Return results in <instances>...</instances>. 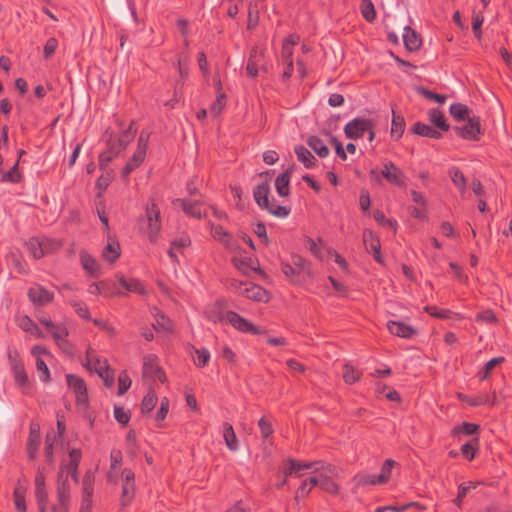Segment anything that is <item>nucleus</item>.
Returning <instances> with one entry per match:
<instances>
[{
  "mask_svg": "<svg viewBox=\"0 0 512 512\" xmlns=\"http://www.w3.org/2000/svg\"><path fill=\"white\" fill-rule=\"evenodd\" d=\"M294 152L299 162H301L305 168L311 169L316 166L317 160L313 154L303 145H297L294 148Z\"/></svg>",
  "mask_w": 512,
  "mask_h": 512,
  "instance_id": "25",
  "label": "nucleus"
},
{
  "mask_svg": "<svg viewBox=\"0 0 512 512\" xmlns=\"http://www.w3.org/2000/svg\"><path fill=\"white\" fill-rule=\"evenodd\" d=\"M226 105V94L219 93L216 100L210 106V113L218 116Z\"/></svg>",
  "mask_w": 512,
  "mask_h": 512,
  "instance_id": "56",
  "label": "nucleus"
},
{
  "mask_svg": "<svg viewBox=\"0 0 512 512\" xmlns=\"http://www.w3.org/2000/svg\"><path fill=\"white\" fill-rule=\"evenodd\" d=\"M49 332L60 348H64L67 345V337L69 333L65 326L55 325L54 329H51Z\"/></svg>",
  "mask_w": 512,
  "mask_h": 512,
  "instance_id": "37",
  "label": "nucleus"
},
{
  "mask_svg": "<svg viewBox=\"0 0 512 512\" xmlns=\"http://www.w3.org/2000/svg\"><path fill=\"white\" fill-rule=\"evenodd\" d=\"M95 477L91 471H87L82 479V499L92 500Z\"/></svg>",
  "mask_w": 512,
  "mask_h": 512,
  "instance_id": "30",
  "label": "nucleus"
},
{
  "mask_svg": "<svg viewBox=\"0 0 512 512\" xmlns=\"http://www.w3.org/2000/svg\"><path fill=\"white\" fill-rule=\"evenodd\" d=\"M258 426L260 428L263 438H268L274 432L271 422L269 420H267L265 417H262L258 421Z\"/></svg>",
  "mask_w": 512,
  "mask_h": 512,
  "instance_id": "63",
  "label": "nucleus"
},
{
  "mask_svg": "<svg viewBox=\"0 0 512 512\" xmlns=\"http://www.w3.org/2000/svg\"><path fill=\"white\" fill-rule=\"evenodd\" d=\"M56 493L59 504L53 506L52 510L54 512H68L71 500V486L68 475L65 474L63 467L59 468L57 474Z\"/></svg>",
  "mask_w": 512,
  "mask_h": 512,
  "instance_id": "2",
  "label": "nucleus"
},
{
  "mask_svg": "<svg viewBox=\"0 0 512 512\" xmlns=\"http://www.w3.org/2000/svg\"><path fill=\"white\" fill-rule=\"evenodd\" d=\"M291 263L299 274L308 271L307 261L300 255H292Z\"/></svg>",
  "mask_w": 512,
  "mask_h": 512,
  "instance_id": "64",
  "label": "nucleus"
},
{
  "mask_svg": "<svg viewBox=\"0 0 512 512\" xmlns=\"http://www.w3.org/2000/svg\"><path fill=\"white\" fill-rule=\"evenodd\" d=\"M70 305L73 307L75 313L85 320H90V312L87 305L80 300H71Z\"/></svg>",
  "mask_w": 512,
  "mask_h": 512,
  "instance_id": "53",
  "label": "nucleus"
},
{
  "mask_svg": "<svg viewBox=\"0 0 512 512\" xmlns=\"http://www.w3.org/2000/svg\"><path fill=\"white\" fill-rule=\"evenodd\" d=\"M363 242L366 250L372 253L374 260L378 263H383V257L380 252V240L371 230H364Z\"/></svg>",
  "mask_w": 512,
  "mask_h": 512,
  "instance_id": "13",
  "label": "nucleus"
},
{
  "mask_svg": "<svg viewBox=\"0 0 512 512\" xmlns=\"http://www.w3.org/2000/svg\"><path fill=\"white\" fill-rule=\"evenodd\" d=\"M395 465V461L392 459H386L381 467L380 473L377 475V480L381 484L387 483L391 478L392 468Z\"/></svg>",
  "mask_w": 512,
  "mask_h": 512,
  "instance_id": "48",
  "label": "nucleus"
},
{
  "mask_svg": "<svg viewBox=\"0 0 512 512\" xmlns=\"http://www.w3.org/2000/svg\"><path fill=\"white\" fill-rule=\"evenodd\" d=\"M194 353L196 358L194 359V364L199 367H205L210 360V352L207 348H194Z\"/></svg>",
  "mask_w": 512,
  "mask_h": 512,
  "instance_id": "51",
  "label": "nucleus"
},
{
  "mask_svg": "<svg viewBox=\"0 0 512 512\" xmlns=\"http://www.w3.org/2000/svg\"><path fill=\"white\" fill-rule=\"evenodd\" d=\"M419 93L425 97L426 99L433 100L440 104L444 103L447 99V96L444 94H438L426 88H420Z\"/></svg>",
  "mask_w": 512,
  "mask_h": 512,
  "instance_id": "59",
  "label": "nucleus"
},
{
  "mask_svg": "<svg viewBox=\"0 0 512 512\" xmlns=\"http://www.w3.org/2000/svg\"><path fill=\"white\" fill-rule=\"evenodd\" d=\"M293 169L294 165H291L282 174L278 175L275 180L276 191L281 197H287L290 194L289 184Z\"/></svg>",
  "mask_w": 512,
  "mask_h": 512,
  "instance_id": "19",
  "label": "nucleus"
},
{
  "mask_svg": "<svg viewBox=\"0 0 512 512\" xmlns=\"http://www.w3.org/2000/svg\"><path fill=\"white\" fill-rule=\"evenodd\" d=\"M320 488L331 495L339 493V485L328 476L323 475Z\"/></svg>",
  "mask_w": 512,
  "mask_h": 512,
  "instance_id": "54",
  "label": "nucleus"
},
{
  "mask_svg": "<svg viewBox=\"0 0 512 512\" xmlns=\"http://www.w3.org/2000/svg\"><path fill=\"white\" fill-rule=\"evenodd\" d=\"M108 282L106 281H100L99 283H92L89 288L88 292L92 295H103L105 297L113 296V295H122L121 292H104L103 287L107 286Z\"/></svg>",
  "mask_w": 512,
  "mask_h": 512,
  "instance_id": "52",
  "label": "nucleus"
},
{
  "mask_svg": "<svg viewBox=\"0 0 512 512\" xmlns=\"http://www.w3.org/2000/svg\"><path fill=\"white\" fill-rule=\"evenodd\" d=\"M375 126V121L369 118L357 117L349 121L344 127V134L348 139L362 138L367 130Z\"/></svg>",
  "mask_w": 512,
  "mask_h": 512,
  "instance_id": "4",
  "label": "nucleus"
},
{
  "mask_svg": "<svg viewBox=\"0 0 512 512\" xmlns=\"http://www.w3.org/2000/svg\"><path fill=\"white\" fill-rule=\"evenodd\" d=\"M449 175L453 184L459 189V191L463 194L466 191L467 181L464 174L457 167H452L449 170Z\"/></svg>",
  "mask_w": 512,
  "mask_h": 512,
  "instance_id": "38",
  "label": "nucleus"
},
{
  "mask_svg": "<svg viewBox=\"0 0 512 512\" xmlns=\"http://www.w3.org/2000/svg\"><path fill=\"white\" fill-rule=\"evenodd\" d=\"M131 379L126 371H122L118 376V395H123L131 386Z\"/></svg>",
  "mask_w": 512,
  "mask_h": 512,
  "instance_id": "57",
  "label": "nucleus"
},
{
  "mask_svg": "<svg viewBox=\"0 0 512 512\" xmlns=\"http://www.w3.org/2000/svg\"><path fill=\"white\" fill-rule=\"evenodd\" d=\"M361 13L363 18L370 23L376 19L375 7L371 0H362Z\"/></svg>",
  "mask_w": 512,
  "mask_h": 512,
  "instance_id": "50",
  "label": "nucleus"
},
{
  "mask_svg": "<svg viewBox=\"0 0 512 512\" xmlns=\"http://www.w3.org/2000/svg\"><path fill=\"white\" fill-rule=\"evenodd\" d=\"M459 398L463 401L467 402L472 407H477L481 405H494L495 396H491L487 393H480L475 396H462L459 395Z\"/></svg>",
  "mask_w": 512,
  "mask_h": 512,
  "instance_id": "26",
  "label": "nucleus"
},
{
  "mask_svg": "<svg viewBox=\"0 0 512 512\" xmlns=\"http://www.w3.org/2000/svg\"><path fill=\"white\" fill-rule=\"evenodd\" d=\"M102 256L108 262H115L120 256V246L117 242L108 243L103 249Z\"/></svg>",
  "mask_w": 512,
  "mask_h": 512,
  "instance_id": "41",
  "label": "nucleus"
},
{
  "mask_svg": "<svg viewBox=\"0 0 512 512\" xmlns=\"http://www.w3.org/2000/svg\"><path fill=\"white\" fill-rule=\"evenodd\" d=\"M411 132L416 135L429 137L432 139H440L442 137V134L439 131H437V130L433 129L431 126L421 123V122H416L411 127Z\"/></svg>",
  "mask_w": 512,
  "mask_h": 512,
  "instance_id": "28",
  "label": "nucleus"
},
{
  "mask_svg": "<svg viewBox=\"0 0 512 512\" xmlns=\"http://www.w3.org/2000/svg\"><path fill=\"white\" fill-rule=\"evenodd\" d=\"M143 219L147 222L148 238L151 243H156L162 228L160 208L154 199H150L145 207Z\"/></svg>",
  "mask_w": 512,
  "mask_h": 512,
  "instance_id": "1",
  "label": "nucleus"
},
{
  "mask_svg": "<svg viewBox=\"0 0 512 512\" xmlns=\"http://www.w3.org/2000/svg\"><path fill=\"white\" fill-rule=\"evenodd\" d=\"M224 305V300L219 299L213 304L207 306L204 311L205 317L213 323L222 322L224 319H226V314H224L223 311Z\"/></svg>",
  "mask_w": 512,
  "mask_h": 512,
  "instance_id": "20",
  "label": "nucleus"
},
{
  "mask_svg": "<svg viewBox=\"0 0 512 512\" xmlns=\"http://www.w3.org/2000/svg\"><path fill=\"white\" fill-rule=\"evenodd\" d=\"M19 159L13 165V167L3 174L2 181L11 182V183H19L21 181V174L18 171Z\"/></svg>",
  "mask_w": 512,
  "mask_h": 512,
  "instance_id": "55",
  "label": "nucleus"
},
{
  "mask_svg": "<svg viewBox=\"0 0 512 512\" xmlns=\"http://www.w3.org/2000/svg\"><path fill=\"white\" fill-rule=\"evenodd\" d=\"M362 375L361 371L355 369L354 366L346 363L343 365V379L346 384H354L358 380H360Z\"/></svg>",
  "mask_w": 512,
  "mask_h": 512,
  "instance_id": "40",
  "label": "nucleus"
},
{
  "mask_svg": "<svg viewBox=\"0 0 512 512\" xmlns=\"http://www.w3.org/2000/svg\"><path fill=\"white\" fill-rule=\"evenodd\" d=\"M403 42H404L405 48L410 52L419 50L422 45V39H421L420 34H418L415 30H413L409 26H406L404 28Z\"/></svg>",
  "mask_w": 512,
  "mask_h": 512,
  "instance_id": "21",
  "label": "nucleus"
},
{
  "mask_svg": "<svg viewBox=\"0 0 512 512\" xmlns=\"http://www.w3.org/2000/svg\"><path fill=\"white\" fill-rule=\"evenodd\" d=\"M307 145L321 158L329 155V149L324 141L318 136H310L307 139Z\"/></svg>",
  "mask_w": 512,
  "mask_h": 512,
  "instance_id": "31",
  "label": "nucleus"
},
{
  "mask_svg": "<svg viewBox=\"0 0 512 512\" xmlns=\"http://www.w3.org/2000/svg\"><path fill=\"white\" fill-rule=\"evenodd\" d=\"M449 112L451 116L457 121H464L468 119L469 116V108L461 103H454L450 106Z\"/></svg>",
  "mask_w": 512,
  "mask_h": 512,
  "instance_id": "39",
  "label": "nucleus"
},
{
  "mask_svg": "<svg viewBox=\"0 0 512 512\" xmlns=\"http://www.w3.org/2000/svg\"><path fill=\"white\" fill-rule=\"evenodd\" d=\"M117 279L120 285L128 292L136 293L139 295H143L146 292L143 283L136 278H125L123 275H118Z\"/></svg>",
  "mask_w": 512,
  "mask_h": 512,
  "instance_id": "24",
  "label": "nucleus"
},
{
  "mask_svg": "<svg viewBox=\"0 0 512 512\" xmlns=\"http://www.w3.org/2000/svg\"><path fill=\"white\" fill-rule=\"evenodd\" d=\"M353 482L356 487H364L368 485H379L381 484L377 480L376 474H370L367 472H359L353 477Z\"/></svg>",
  "mask_w": 512,
  "mask_h": 512,
  "instance_id": "34",
  "label": "nucleus"
},
{
  "mask_svg": "<svg viewBox=\"0 0 512 512\" xmlns=\"http://www.w3.org/2000/svg\"><path fill=\"white\" fill-rule=\"evenodd\" d=\"M156 356L146 355L143 359V376L148 377L155 374L160 368L156 362Z\"/></svg>",
  "mask_w": 512,
  "mask_h": 512,
  "instance_id": "47",
  "label": "nucleus"
},
{
  "mask_svg": "<svg viewBox=\"0 0 512 512\" xmlns=\"http://www.w3.org/2000/svg\"><path fill=\"white\" fill-rule=\"evenodd\" d=\"M429 120L431 123L442 131H448L450 126L446 122L445 116L439 109H431L429 111Z\"/></svg>",
  "mask_w": 512,
  "mask_h": 512,
  "instance_id": "36",
  "label": "nucleus"
},
{
  "mask_svg": "<svg viewBox=\"0 0 512 512\" xmlns=\"http://www.w3.org/2000/svg\"><path fill=\"white\" fill-rule=\"evenodd\" d=\"M479 429L480 426L478 424H474L471 422H463L462 424L453 427L451 433L454 437H459L462 434L470 436L477 434Z\"/></svg>",
  "mask_w": 512,
  "mask_h": 512,
  "instance_id": "32",
  "label": "nucleus"
},
{
  "mask_svg": "<svg viewBox=\"0 0 512 512\" xmlns=\"http://www.w3.org/2000/svg\"><path fill=\"white\" fill-rule=\"evenodd\" d=\"M114 417L116 421L122 425H127L130 420V412L125 410L123 407H114Z\"/></svg>",
  "mask_w": 512,
  "mask_h": 512,
  "instance_id": "60",
  "label": "nucleus"
},
{
  "mask_svg": "<svg viewBox=\"0 0 512 512\" xmlns=\"http://www.w3.org/2000/svg\"><path fill=\"white\" fill-rule=\"evenodd\" d=\"M240 295L259 302H267L269 299L268 292L252 282H246L245 287L240 291Z\"/></svg>",
  "mask_w": 512,
  "mask_h": 512,
  "instance_id": "15",
  "label": "nucleus"
},
{
  "mask_svg": "<svg viewBox=\"0 0 512 512\" xmlns=\"http://www.w3.org/2000/svg\"><path fill=\"white\" fill-rule=\"evenodd\" d=\"M263 51L258 47H253L250 51L247 64H246V73L248 76L255 78L258 75L259 66L262 65L263 62Z\"/></svg>",
  "mask_w": 512,
  "mask_h": 512,
  "instance_id": "17",
  "label": "nucleus"
},
{
  "mask_svg": "<svg viewBox=\"0 0 512 512\" xmlns=\"http://www.w3.org/2000/svg\"><path fill=\"white\" fill-rule=\"evenodd\" d=\"M87 368L93 369L103 380L105 386L112 387L114 383V375L110 371L106 359L93 358L87 362Z\"/></svg>",
  "mask_w": 512,
  "mask_h": 512,
  "instance_id": "11",
  "label": "nucleus"
},
{
  "mask_svg": "<svg viewBox=\"0 0 512 512\" xmlns=\"http://www.w3.org/2000/svg\"><path fill=\"white\" fill-rule=\"evenodd\" d=\"M270 194V184L268 180L258 184L253 190V197L256 204L261 207H267Z\"/></svg>",
  "mask_w": 512,
  "mask_h": 512,
  "instance_id": "22",
  "label": "nucleus"
},
{
  "mask_svg": "<svg viewBox=\"0 0 512 512\" xmlns=\"http://www.w3.org/2000/svg\"><path fill=\"white\" fill-rule=\"evenodd\" d=\"M136 131L137 130L134 127V122H131L129 127L120 135L110 136L107 141L108 148L114 155H119L123 150L126 149L128 144L133 141Z\"/></svg>",
  "mask_w": 512,
  "mask_h": 512,
  "instance_id": "5",
  "label": "nucleus"
},
{
  "mask_svg": "<svg viewBox=\"0 0 512 512\" xmlns=\"http://www.w3.org/2000/svg\"><path fill=\"white\" fill-rule=\"evenodd\" d=\"M18 325L23 331L29 332L37 338L45 337L38 325L27 315L20 318Z\"/></svg>",
  "mask_w": 512,
  "mask_h": 512,
  "instance_id": "29",
  "label": "nucleus"
},
{
  "mask_svg": "<svg viewBox=\"0 0 512 512\" xmlns=\"http://www.w3.org/2000/svg\"><path fill=\"white\" fill-rule=\"evenodd\" d=\"M453 129L459 137L465 140L477 141L483 135L480 118L478 116L468 117L466 124L456 126Z\"/></svg>",
  "mask_w": 512,
  "mask_h": 512,
  "instance_id": "7",
  "label": "nucleus"
},
{
  "mask_svg": "<svg viewBox=\"0 0 512 512\" xmlns=\"http://www.w3.org/2000/svg\"><path fill=\"white\" fill-rule=\"evenodd\" d=\"M157 395L154 390H149L141 402V413L147 414L151 412L157 404Z\"/></svg>",
  "mask_w": 512,
  "mask_h": 512,
  "instance_id": "42",
  "label": "nucleus"
},
{
  "mask_svg": "<svg viewBox=\"0 0 512 512\" xmlns=\"http://www.w3.org/2000/svg\"><path fill=\"white\" fill-rule=\"evenodd\" d=\"M223 438L226 446L230 451L235 452L239 449L238 439L236 437L233 426L228 422L223 424Z\"/></svg>",
  "mask_w": 512,
  "mask_h": 512,
  "instance_id": "27",
  "label": "nucleus"
},
{
  "mask_svg": "<svg viewBox=\"0 0 512 512\" xmlns=\"http://www.w3.org/2000/svg\"><path fill=\"white\" fill-rule=\"evenodd\" d=\"M191 238L187 234H183L171 241L168 255L172 262L179 264L177 253L183 254V250L191 246Z\"/></svg>",
  "mask_w": 512,
  "mask_h": 512,
  "instance_id": "14",
  "label": "nucleus"
},
{
  "mask_svg": "<svg viewBox=\"0 0 512 512\" xmlns=\"http://www.w3.org/2000/svg\"><path fill=\"white\" fill-rule=\"evenodd\" d=\"M66 381L68 387L75 394L76 404L86 406L88 404V392L84 379L74 374H67Z\"/></svg>",
  "mask_w": 512,
  "mask_h": 512,
  "instance_id": "8",
  "label": "nucleus"
},
{
  "mask_svg": "<svg viewBox=\"0 0 512 512\" xmlns=\"http://www.w3.org/2000/svg\"><path fill=\"white\" fill-rule=\"evenodd\" d=\"M475 319L477 322H484V323H489V324L497 322V317L492 310H484V311L479 312L476 315Z\"/></svg>",
  "mask_w": 512,
  "mask_h": 512,
  "instance_id": "62",
  "label": "nucleus"
},
{
  "mask_svg": "<svg viewBox=\"0 0 512 512\" xmlns=\"http://www.w3.org/2000/svg\"><path fill=\"white\" fill-rule=\"evenodd\" d=\"M476 486L477 484L471 481L461 483L458 487L457 497L453 500V503L460 508L462 505V501L466 497L467 493L472 489H475Z\"/></svg>",
  "mask_w": 512,
  "mask_h": 512,
  "instance_id": "49",
  "label": "nucleus"
},
{
  "mask_svg": "<svg viewBox=\"0 0 512 512\" xmlns=\"http://www.w3.org/2000/svg\"><path fill=\"white\" fill-rule=\"evenodd\" d=\"M121 482H122V493L120 502L123 507L129 506L135 497V473L129 469L125 468L121 472Z\"/></svg>",
  "mask_w": 512,
  "mask_h": 512,
  "instance_id": "6",
  "label": "nucleus"
},
{
  "mask_svg": "<svg viewBox=\"0 0 512 512\" xmlns=\"http://www.w3.org/2000/svg\"><path fill=\"white\" fill-rule=\"evenodd\" d=\"M461 454L468 461H472L479 450V438L475 437L461 446Z\"/></svg>",
  "mask_w": 512,
  "mask_h": 512,
  "instance_id": "33",
  "label": "nucleus"
},
{
  "mask_svg": "<svg viewBox=\"0 0 512 512\" xmlns=\"http://www.w3.org/2000/svg\"><path fill=\"white\" fill-rule=\"evenodd\" d=\"M226 321L233 328L242 333H250L252 335L261 334V330L258 327L234 311L226 312Z\"/></svg>",
  "mask_w": 512,
  "mask_h": 512,
  "instance_id": "9",
  "label": "nucleus"
},
{
  "mask_svg": "<svg viewBox=\"0 0 512 512\" xmlns=\"http://www.w3.org/2000/svg\"><path fill=\"white\" fill-rule=\"evenodd\" d=\"M80 262L83 267V269L86 271V273L91 277H98L100 266L96 259L92 257L89 253L86 251L80 252Z\"/></svg>",
  "mask_w": 512,
  "mask_h": 512,
  "instance_id": "23",
  "label": "nucleus"
},
{
  "mask_svg": "<svg viewBox=\"0 0 512 512\" xmlns=\"http://www.w3.org/2000/svg\"><path fill=\"white\" fill-rule=\"evenodd\" d=\"M58 48V40L55 37H50L43 48V57L49 59Z\"/></svg>",
  "mask_w": 512,
  "mask_h": 512,
  "instance_id": "58",
  "label": "nucleus"
},
{
  "mask_svg": "<svg viewBox=\"0 0 512 512\" xmlns=\"http://www.w3.org/2000/svg\"><path fill=\"white\" fill-rule=\"evenodd\" d=\"M387 328L389 332L400 338L410 339L417 334V330L401 321H388Z\"/></svg>",
  "mask_w": 512,
  "mask_h": 512,
  "instance_id": "16",
  "label": "nucleus"
},
{
  "mask_svg": "<svg viewBox=\"0 0 512 512\" xmlns=\"http://www.w3.org/2000/svg\"><path fill=\"white\" fill-rule=\"evenodd\" d=\"M261 209L267 210L271 215L277 218H286L291 212L290 207L279 205L275 200H269L267 207H261Z\"/></svg>",
  "mask_w": 512,
  "mask_h": 512,
  "instance_id": "35",
  "label": "nucleus"
},
{
  "mask_svg": "<svg viewBox=\"0 0 512 512\" xmlns=\"http://www.w3.org/2000/svg\"><path fill=\"white\" fill-rule=\"evenodd\" d=\"M40 242L43 249V257L58 251L62 246L60 241L47 237H40Z\"/></svg>",
  "mask_w": 512,
  "mask_h": 512,
  "instance_id": "45",
  "label": "nucleus"
},
{
  "mask_svg": "<svg viewBox=\"0 0 512 512\" xmlns=\"http://www.w3.org/2000/svg\"><path fill=\"white\" fill-rule=\"evenodd\" d=\"M8 361L15 383L25 393L26 390L29 388V377L19 353L17 351H9Z\"/></svg>",
  "mask_w": 512,
  "mask_h": 512,
  "instance_id": "3",
  "label": "nucleus"
},
{
  "mask_svg": "<svg viewBox=\"0 0 512 512\" xmlns=\"http://www.w3.org/2000/svg\"><path fill=\"white\" fill-rule=\"evenodd\" d=\"M25 245L33 258L40 259L43 257L40 237H31Z\"/></svg>",
  "mask_w": 512,
  "mask_h": 512,
  "instance_id": "46",
  "label": "nucleus"
},
{
  "mask_svg": "<svg viewBox=\"0 0 512 512\" xmlns=\"http://www.w3.org/2000/svg\"><path fill=\"white\" fill-rule=\"evenodd\" d=\"M36 368L39 372L42 373L40 379L42 382L47 383L50 381V372L47 364L43 359L37 357L36 359Z\"/></svg>",
  "mask_w": 512,
  "mask_h": 512,
  "instance_id": "61",
  "label": "nucleus"
},
{
  "mask_svg": "<svg viewBox=\"0 0 512 512\" xmlns=\"http://www.w3.org/2000/svg\"><path fill=\"white\" fill-rule=\"evenodd\" d=\"M505 360L504 357L502 356H499V357H495V358H492L491 360H489L488 362L485 363V365L483 366L482 370L478 372V377L481 381L485 380L488 378V376L490 375L491 371L499 364L503 363Z\"/></svg>",
  "mask_w": 512,
  "mask_h": 512,
  "instance_id": "44",
  "label": "nucleus"
},
{
  "mask_svg": "<svg viewBox=\"0 0 512 512\" xmlns=\"http://www.w3.org/2000/svg\"><path fill=\"white\" fill-rule=\"evenodd\" d=\"M405 129V120L402 116L396 115L393 111L392 124H391V135L396 139H399Z\"/></svg>",
  "mask_w": 512,
  "mask_h": 512,
  "instance_id": "43",
  "label": "nucleus"
},
{
  "mask_svg": "<svg viewBox=\"0 0 512 512\" xmlns=\"http://www.w3.org/2000/svg\"><path fill=\"white\" fill-rule=\"evenodd\" d=\"M174 205H180L183 212L190 217H193L195 219H201L203 217L201 210H200V202L199 201H192L188 199H181L177 198L172 201Z\"/></svg>",
  "mask_w": 512,
  "mask_h": 512,
  "instance_id": "18",
  "label": "nucleus"
},
{
  "mask_svg": "<svg viewBox=\"0 0 512 512\" xmlns=\"http://www.w3.org/2000/svg\"><path fill=\"white\" fill-rule=\"evenodd\" d=\"M381 177L385 178L389 183L395 186H405V174L392 161H386L383 164Z\"/></svg>",
  "mask_w": 512,
  "mask_h": 512,
  "instance_id": "12",
  "label": "nucleus"
},
{
  "mask_svg": "<svg viewBox=\"0 0 512 512\" xmlns=\"http://www.w3.org/2000/svg\"><path fill=\"white\" fill-rule=\"evenodd\" d=\"M28 299L33 305L41 307L51 303L54 299V293L47 290L40 284H35L28 289Z\"/></svg>",
  "mask_w": 512,
  "mask_h": 512,
  "instance_id": "10",
  "label": "nucleus"
}]
</instances>
